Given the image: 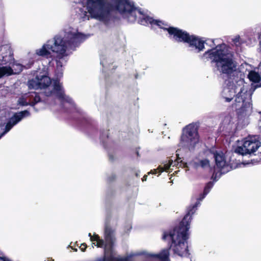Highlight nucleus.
<instances>
[{
  "mask_svg": "<svg viewBox=\"0 0 261 261\" xmlns=\"http://www.w3.org/2000/svg\"><path fill=\"white\" fill-rule=\"evenodd\" d=\"M86 39V36L79 33L76 29L67 26L64 29L63 36L56 35L48 40L41 48L36 50V54L48 58L51 52L57 53L56 75L57 78L61 77L63 74L62 67L67 61V57Z\"/></svg>",
  "mask_w": 261,
  "mask_h": 261,
  "instance_id": "nucleus-1",
  "label": "nucleus"
},
{
  "mask_svg": "<svg viewBox=\"0 0 261 261\" xmlns=\"http://www.w3.org/2000/svg\"><path fill=\"white\" fill-rule=\"evenodd\" d=\"M212 183L209 182L204 188L203 193L197 199L195 203L190 206L187 213L179 225L173 229L163 231L162 239L170 246V249L174 254L179 256H187L189 255L187 240L189 238V229L192 216L196 212L200 201L211 191Z\"/></svg>",
  "mask_w": 261,
  "mask_h": 261,
  "instance_id": "nucleus-2",
  "label": "nucleus"
},
{
  "mask_svg": "<svg viewBox=\"0 0 261 261\" xmlns=\"http://www.w3.org/2000/svg\"><path fill=\"white\" fill-rule=\"evenodd\" d=\"M105 240L100 239L97 234H93V241L96 242V246L104 248L103 257L97 258L96 261H169L168 249H163L159 254L137 251L130 252L126 256H116L113 249L116 240L115 233L108 226L105 228Z\"/></svg>",
  "mask_w": 261,
  "mask_h": 261,
  "instance_id": "nucleus-3",
  "label": "nucleus"
},
{
  "mask_svg": "<svg viewBox=\"0 0 261 261\" xmlns=\"http://www.w3.org/2000/svg\"><path fill=\"white\" fill-rule=\"evenodd\" d=\"M82 7L76 8L77 17L83 20L94 18L107 24L114 14L120 13L126 0H74Z\"/></svg>",
  "mask_w": 261,
  "mask_h": 261,
  "instance_id": "nucleus-4",
  "label": "nucleus"
},
{
  "mask_svg": "<svg viewBox=\"0 0 261 261\" xmlns=\"http://www.w3.org/2000/svg\"><path fill=\"white\" fill-rule=\"evenodd\" d=\"M120 14L130 22H134L137 20L138 23L141 24L147 25L149 23L151 25H156L161 29L167 30L169 38L175 42L187 44L191 35L186 31L170 27L162 21L154 19L146 15L140 9L135 7L134 3L129 0H126Z\"/></svg>",
  "mask_w": 261,
  "mask_h": 261,
  "instance_id": "nucleus-5",
  "label": "nucleus"
},
{
  "mask_svg": "<svg viewBox=\"0 0 261 261\" xmlns=\"http://www.w3.org/2000/svg\"><path fill=\"white\" fill-rule=\"evenodd\" d=\"M30 89L44 90V95L48 97L47 100L55 97L59 101L63 108H74L75 105L71 98L66 95L62 84L58 80L51 81L47 75L40 73L28 81Z\"/></svg>",
  "mask_w": 261,
  "mask_h": 261,
  "instance_id": "nucleus-6",
  "label": "nucleus"
},
{
  "mask_svg": "<svg viewBox=\"0 0 261 261\" xmlns=\"http://www.w3.org/2000/svg\"><path fill=\"white\" fill-rule=\"evenodd\" d=\"M213 62L220 72L228 80H234L237 73L236 62L233 55L224 43L213 47Z\"/></svg>",
  "mask_w": 261,
  "mask_h": 261,
  "instance_id": "nucleus-7",
  "label": "nucleus"
},
{
  "mask_svg": "<svg viewBox=\"0 0 261 261\" xmlns=\"http://www.w3.org/2000/svg\"><path fill=\"white\" fill-rule=\"evenodd\" d=\"M198 125L196 123H192L184 127L180 136L179 145L194 151L199 146V136Z\"/></svg>",
  "mask_w": 261,
  "mask_h": 261,
  "instance_id": "nucleus-8",
  "label": "nucleus"
},
{
  "mask_svg": "<svg viewBox=\"0 0 261 261\" xmlns=\"http://www.w3.org/2000/svg\"><path fill=\"white\" fill-rule=\"evenodd\" d=\"M33 61H30L29 64L22 65L15 61L13 52L9 44L0 45V64H9L13 71V74L20 73L23 68H30L33 64Z\"/></svg>",
  "mask_w": 261,
  "mask_h": 261,
  "instance_id": "nucleus-9",
  "label": "nucleus"
},
{
  "mask_svg": "<svg viewBox=\"0 0 261 261\" xmlns=\"http://www.w3.org/2000/svg\"><path fill=\"white\" fill-rule=\"evenodd\" d=\"M243 89L237 94L234 102L232 105V107L236 109L237 117L239 120L244 119L247 115L249 109H252V103L251 95L249 96L248 99L246 100V98L243 97L242 93Z\"/></svg>",
  "mask_w": 261,
  "mask_h": 261,
  "instance_id": "nucleus-10",
  "label": "nucleus"
},
{
  "mask_svg": "<svg viewBox=\"0 0 261 261\" xmlns=\"http://www.w3.org/2000/svg\"><path fill=\"white\" fill-rule=\"evenodd\" d=\"M213 157L215 165L213 166V183L220 176L229 171L228 165L226 163L225 156L222 151H213Z\"/></svg>",
  "mask_w": 261,
  "mask_h": 261,
  "instance_id": "nucleus-11",
  "label": "nucleus"
},
{
  "mask_svg": "<svg viewBox=\"0 0 261 261\" xmlns=\"http://www.w3.org/2000/svg\"><path fill=\"white\" fill-rule=\"evenodd\" d=\"M260 146V142L255 138H246L242 146H237L235 148L234 152L243 156L251 154L255 152Z\"/></svg>",
  "mask_w": 261,
  "mask_h": 261,
  "instance_id": "nucleus-12",
  "label": "nucleus"
},
{
  "mask_svg": "<svg viewBox=\"0 0 261 261\" xmlns=\"http://www.w3.org/2000/svg\"><path fill=\"white\" fill-rule=\"evenodd\" d=\"M212 155L211 148L204 150L199 155V159H195L190 162V165L195 169L201 167L203 170L211 169V160Z\"/></svg>",
  "mask_w": 261,
  "mask_h": 261,
  "instance_id": "nucleus-13",
  "label": "nucleus"
},
{
  "mask_svg": "<svg viewBox=\"0 0 261 261\" xmlns=\"http://www.w3.org/2000/svg\"><path fill=\"white\" fill-rule=\"evenodd\" d=\"M205 44H206L205 41L201 37L191 35L186 44L188 51L193 54H198L206 49Z\"/></svg>",
  "mask_w": 261,
  "mask_h": 261,
  "instance_id": "nucleus-14",
  "label": "nucleus"
},
{
  "mask_svg": "<svg viewBox=\"0 0 261 261\" xmlns=\"http://www.w3.org/2000/svg\"><path fill=\"white\" fill-rule=\"evenodd\" d=\"M30 113L29 111L24 110L18 113H15L6 123L4 132L0 134V139L9 132L11 128L23 118L29 116Z\"/></svg>",
  "mask_w": 261,
  "mask_h": 261,
  "instance_id": "nucleus-15",
  "label": "nucleus"
},
{
  "mask_svg": "<svg viewBox=\"0 0 261 261\" xmlns=\"http://www.w3.org/2000/svg\"><path fill=\"white\" fill-rule=\"evenodd\" d=\"M41 101V97L36 92H31L21 95L17 100V104L20 106H34Z\"/></svg>",
  "mask_w": 261,
  "mask_h": 261,
  "instance_id": "nucleus-16",
  "label": "nucleus"
},
{
  "mask_svg": "<svg viewBox=\"0 0 261 261\" xmlns=\"http://www.w3.org/2000/svg\"><path fill=\"white\" fill-rule=\"evenodd\" d=\"M163 166H159L158 169L151 170L150 172L148 173V174H156L158 172H159V174H161L163 171H167V170L169 169L170 167L178 165L183 168H188L187 163H182L181 162H179L178 160L175 161L174 162L172 160H169L168 162L166 161L163 163Z\"/></svg>",
  "mask_w": 261,
  "mask_h": 261,
  "instance_id": "nucleus-17",
  "label": "nucleus"
},
{
  "mask_svg": "<svg viewBox=\"0 0 261 261\" xmlns=\"http://www.w3.org/2000/svg\"><path fill=\"white\" fill-rule=\"evenodd\" d=\"M248 78L250 81L256 84L255 85L252 84V88L253 90L261 87V77L257 72L251 70L248 74Z\"/></svg>",
  "mask_w": 261,
  "mask_h": 261,
  "instance_id": "nucleus-18",
  "label": "nucleus"
},
{
  "mask_svg": "<svg viewBox=\"0 0 261 261\" xmlns=\"http://www.w3.org/2000/svg\"><path fill=\"white\" fill-rule=\"evenodd\" d=\"M13 74V71L9 64H0V78Z\"/></svg>",
  "mask_w": 261,
  "mask_h": 261,
  "instance_id": "nucleus-19",
  "label": "nucleus"
},
{
  "mask_svg": "<svg viewBox=\"0 0 261 261\" xmlns=\"http://www.w3.org/2000/svg\"><path fill=\"white\" fill-rule=\"evenodd\" d=\"M233 118L231 115L226 116L222 123V125L223 126V128L226 127V129L230 130L232 129L234 122L232 120Z\"/></svg>",
  "mask_w": 261,
  "mask_h": 261,
  "instance_id": "nucleus-20",
  "label": "nucleus"
},
{
  "mask_svg": "<svg viewBox=\"0 0 261 261\" xmlns=\"http://www.w3.org/2000/svg\"><path fill=\"white\" fill-rule=\"evenodd\" d=\"M199 58L204 62H212V47L207 48L203 54L199 56Z\"/></svg>",
  "mask_w": 261,
  "mask_h": 261,
  "instance_id": "nucleus-21",
  "label": "nucleus"
},
{
  "mask_svg": "<svg viewBox=\"0 0 261 261\" xmlns=\"http://www.w3.org/2000/svg\"><path fill=\"white\" fill-rule=\"evenodd\" d=\"M232 42L236 47H240L243 43L239 35L236 36L232 39Z\"/></svg>",
  "mask_w": 261,
  "mask_h": 261,
  "instance_id": "nucleus-22",
  "label": "nucleus"
},
{
  "mask_svg": "<svg viewBox=\"0 0 261 261\" xmlns=\"http://www.w3.org/2000/svg\"><path fill=\"white\" fill-rule=\"evenodd\" d=\"M100 64L102 65L103 68H106L107 62L104 59H101Z\"/></svg>",
  "mask_w": 261,
  "mask_h": 261,
  "instance_id": "nucleus-23",
  "label": "nucleus"
},
{
  "mask_svg": "<svg viewBox=\"0 0 261 261\" xmlns=\"http://www.w3.org/2000/svg\"><path fill=\"white\" fill-rule=\"evenodd\" d=\"M86 245L84 244H82V245L80 247V248L82 251H84L86 249Z\"/></svg>",
  "mask_w": 261,
  "mask_h": 261,
  "instance_id": "nucleus-24",
  "label": "nucleus"
},
{
  "mask_svg": "<svg viewBox=\"0 0 261 261\" xmlns=\"http://www.w3.org/2000/svg\"><path fill=\"white\" fill-rule=\"evenodd\" d=\"M132 228V226L130 224H128L126 226V229H127V231H126V232H128V231H129Z\"/></svg>",
  "mask_w": 261,
  "mask_h": 261,
  "instance_id": "nucleus-25",
  "label": "nucleus"
},
{
  "mask_svg": "<svg viewBox=\"0 0 261 261\" xmlns=\"http://www.w3.org/2000/svg\"><path fill=\"white\" fill-rule=\"evenodd\" d=\"M0 261H10L9 259L4 257H0Z\"/></svg>",
  "mask_w": 261,
  "mask_h": 261,
  "instance_id": "nucleus-26",
  "label": "nucleus"
},
{
  "mask_svg": "<svg viewBox=\"0 0 261 261\" xmlns=\"http://www.w3.org/2000/svg\"><path fill=\"white\" fill-rule=\"evenodd\" d=\"M232 98H228V97L225 98V101L227 102H230L232 100Z\"/></svg>",
  "mask_w": 261,
  "mask_h": 261,
  "instance_id": "nucleus-27",
  "label": "nucleus"
},
{
  "mask_svg": "<svg viewBox=\"0 0 261 261\" xmlns=\"http://www.w3.org/2000/svg\"><path fill=\"white\" fill-rule=\"evenodd\" d=\"M147 175H144V176L143 177V178H142V181H144L146 180V179H147Z\"/></svg>",
  "mask_w": 261,
  "mask_h": 261,
  "instance_id": "nucleus-28",
  "label": "nucleus"
},
{
  "mask_svg": "<svg viewBox=\"0 0 261 261\" xmlns=\"http://www.w3.org/2000/svg\"><path fill=\"white\" fill-rule=\"evenodd\" d=\"M259 38L260 39V41H261V34L259 36Z\"/></svg>",
  "mask_w": 261,
  "mask_h": 261,
  "instance_id": "nucleus-29",
  "label": "nucleus"
},
{
  "mask_svg": "<svg viewBox=\"0 0 261 261\" xmlns=\"http://www.w3.org/2000/svg\"><path fill=\"white\" fill-rule=\"evenodd\" d=\"M213 46H215L216 45H215V43H214V40H213Z\"/></svg>",
  "mask_w": 261,
  "mask_h": 261,
  "instance_id": "nucleus-30",
  "label": "nucleus"
},
{
  "mask_svg": "<svg viewBox=\"0 0 261 261\" xmlns=\"http://www.w3.org/2000/svg\"><path fill=\"white\" fill-rule=\"evenodd\" d=\"M259 114H260V115H261V111H260V112H259Z\"/></svg>",
  "mask_w": 261,
  "mask_h": 261,
  "instance_id": "nucleus-31",
  "label": "nucleus"
}]
</instances>
